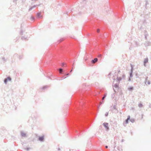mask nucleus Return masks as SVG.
I'll return each mask as SVG.
<instances>
[{
  "mask_svg": "<svg viewBox=\"0 0 151 151\" xmlns=\"http://www.w3.org/2000/svg\"><path fill=\"white\" fill-rule=\"evenodd\" d=\"M98 60V59L97 58H95L93 60H92L91 61V63L92 64H94L96 63Z\"/></svg>",
  "mask_w": 151,
  "mask_h": 151,
  "instance_id": "f257e3e1",
  "label": "nucleus"
},
{
  "mask_svg": "<svg viewBox=\"0 0 151 151\" xmlns=\"http://www.w3.org/2000/svg\"><path fill=\"white\" fill-rule=\"evenodd\" d=\"M148 61V59L147 58H146L144 60V63L145 64L147 63Z\"/></svg>",
  "mask_w": 151,
  "mask_h": 151,
  "instance_id": "6e6552de",
  "label": "nucleus"
},
{
  "mask_svg": "<svg viewBox=\"0 0 151 151\" xmlns=\"http://www.w3.org/2000/svg\"><path fill=\"white\" fill-rule=\"evenodd\" d=\"M11 78L10 77H8L6 79L4 80V83H7V82L8 81H11Z\"/></svg>",
  "mask_w": 151,
  "mask_h": 151,
  "instance_id": "20e7f679",
  "label": "nucleus"
},
{
  "mask_svg": "<svg viewBox=\"0 0 151 151\" xmlns=\"http://www.w3.org/2000/svg\"><path fill=\"white\" fill-rule=\"evenodd\" d=\"M106 148H107L108 147V146H106Z\"/></svg>",
  "mask_w": 151,
  "mask_h": 151,
  "instance_id": "dca6fc26",
  "label": "nucleus"
},
{
  "mask_svg": "<svg viewBox=\"0 0 151 151\" xmlns=\"http://www.w3.org/2000/svg\"><path fill=\"white\" fill-rule=\"evenodd\" d=\"M98 57L99 58H101L102 57V55H98Z\"/></svg>",
  "mask_w": 151,
  "mask_h": 151,
  "instance_id": "ddd939ff",
  "label": "nucleus"
},
{
  "mask_svg": "<svg viewBox=\"0 0 151 151\" xmlns=\"http://www.w3.org/2000/svg\"><path fill=\"white\" fill-rule=\"evenodd\" d=\"M62 65H66V63H62Z\"/></svg>",
  "mask_w": 151,
  "mask_h": 151,
  "instance_id": "9b49d317",
  "label": "nucleus"
},
{
  "mask_svg": "<svg viewBox=\"0 0 151 151\" xmlns=\"http://www.w3.org/2000/svg\"><path fill=\"white\" fill-rule=\"evenodd\" d=\"M21 135L22 137H26V134L23 132H21Z\"/></svg>",
  "mask_w": 151,
  "mask_h": 151,
  "instance_id": "39448f33",
  "label": "nucleus"
},
{
  "mask_svg": "<svg viewBox=\"0 0 151 151\" xmlns=\"http://www.w3.org/2000/svg\"><path fill=\"white\" fill-rule=\"evenodd\" d=\"M128 89L130 91L132 90L133 89V87H130L129 88H128Z\"/></svg>",
  "mask_w": 151,
  "mask_h": 151,
  "instance_id": "9d476101",
  "label": "nucleus"
},
{
  "mask_svg": "<svg viewBox=\"0 0 151 151\" xmlns=\"http://www.w3.org/2000/svg\"><path fill=\"white\" fill-rule=\"evenodd\" d=\"M145 83L146 85H149L150 83V81L148 80L147 79V78L146 79Z\"/></svg>",
  "mask_w": 151,
  "mask_h": 151,
  "instance_id": "7ed1b4c3",
  "label": "nucleus"
},
{
  "mask_svg": "<svg viewBox=\"0 0 151 151\" xmlns=\"http://www.w3.org/2000/svg\"><path fill=\"white\" fill-rule=\"evenodd\" d=\"M44 137L43 136L41 137H40L39 138V140L40 141H43L44 140Z\"/></svg>",
  "mask_w": 151,
  "mask_h": 151,
  "instance_id": "423d86ee",
  "label": "nucleus"
},
{
  "mask_svg": "<svg viewBox=\"0 0 151 151\" xmlns=\"http://www.w3.org/2000/svg\"><path fill=\"white\" fill-rule=\"evenodd\" d=\"M130 119V116H128V118L126 120V124H127L128 122V120Z\"/></svg>",
  "mask_w": 151,
  "mask_h": 151,
  "instance_id": "0eeeda50",
  "label": "nucleus"
},
{
  "mask_svg": "<svg viewBox=\"0 0 151 151\" xmlns=\"http://www.w3.org/2000/svg\"><path fill=\"white\" fill-rule=\"evenodd\" d=\"M106 95H105V96L102 98V100H104V99L105 98V97H106Z\"/></svg>",
  "mask_w": 151,
  "mask_h": 151,
  "instance_id": "2eb2a0df",
  "label": "nucleus"
},
{
  "mask_svg": "<svg viewBox=\"0 0 151 151\" xmlns=\"http://www.w3.org/2000/svg\"><path fill=\"white\" fill-rule=\"evenodd\" d=\"M63 70L62 69H59V72L60 73H61V72H62Z\"/></svg>",
  "mask_w": 151,
  "mask_h": 151,
  "instance_id": "f8f14e48",
  "label": "nucleus"
},
{
  "mask_svg": "<svg viewBox=\"0 0 151 151\" xmlns=\"http://www.w3.org/2000/svg\"><path fill=\"white\" fill-rule=\"evenodd\" d=\"M138 106L139 107H141L143 105L141 103H140L139 104Z\"/></svg>",
  "mask_w": 151,
  "mask_h": 151,
  "instance_id": "1a4fd4ad",
  "label": "nucleus"
},
{
  "mask_svg": "<svg viewBox=\"0 0 151 151\" xmlns=\"http://www.w3.org/2000/svg\"><path fill=\"white\" fill-rule=\"evenodd\" d=\"M97 32H100V29H97Z\"/></svg>",
  "mask_w": 151,
  "mask_h": 151,
  "instance_id": "4468645a",
  "label": "nucleus"
},
{
  "mask_svg": "<svg viewBox=\"0 0 151 151\" xmlns=\"http://www.w3.org/2000/svg\"><path fill=\"white\" fill-rule=\"evenodd\" d=\"M103 125L104 126V127H105L106 130H108L109 129V127H108L109 124L107 123H104L103 124Z\"/></svg>",
  "mask_w": 151,
  "mask_h": 151,
  "instance_id": "f03ea898",
  "label": "nucleus"
}]
</instances>
